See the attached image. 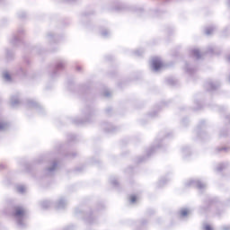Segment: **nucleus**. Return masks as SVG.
Wrapping results in <instances>:
<instances>
[{
    "instance_id": "obj_1",
    "label": "nucleus",
    "mask_w": 230,
    "mask_h": 230,
    "mask_svg": "<svg viewBox=\"0 0 230 230\" xmlns=\"http://www.w3.org/2000/svg\"><path fill=\"white\" fill-rule=\"evenodd\" d=\"M13 215L14 217H24V209L21 207H16L14 208Z\"/></svg>"
},
{
    "instance_id": "obj_2",
    "label": "nucleus",
    "mask_w": 230,
    "mask_h": 230,
    "mask_svg": "<svg viewBox=\"0 0 230 230\" xmlns=\"http://www.w3.org/2000/svg\"><path fill=\"white\" fill-rule=\"evenodd\" d=\"M153 67H154L155 71H159V69H161V67H163V63L159 59H154L153 60Z\"/></svg>"
},
{
    "instance_id": "obj_3",
    "label": "nucleus",
    "mask_w": 230,
    "mask_h": 230,
    "mask_svg": "<svg viewBox=\"0 0 230 230\" xmlns=\"http://www.w3.org/2000/svg\"><path fill=\"white\" fill-rule=\"evenodd\" d=\"M130 202L134 203L137 200V196L132 195L129 198Z\"/></svg>"
},
{
    "instance_id": "obj_4",
    "label": "nucleus",
    "mask_w": 230,
    "mask_h": 230,
    "mask_svg": "<svg viewBox=\"0 0 230 230\" xmlns=\"http://www.w3.org/2000/svg\"><path fill=\"white\" fill-rule=\"evenodd\" d=\"M181 217H186V215H188L187 210H182V211L181 212Z\"/></svg>"
},
{
    "instance_id": "obj_5",
    "label": "nucleus",
    "mask_w": 230,
    "mask_h": 230,
    "mask_svg": "<svg viewBox=\"0 0 230 230\" xmlns=\"http://www.w3.org/2000/svg\"><path fill=\"white\" fill-rule=\"evenodd\" d=\"M205 230H213V227H211V226H205Z\"/></svg>"
},
{
    "instance_id": "obj_6",
    "label": "nucleus",
    "mask_w": 230,
    "mask_h": 230,
    "mask_svg": "<svg viewBox=\"0 0 230 230\" xmlns=\"http://www.w3.org/2000/svg\"><path fill=\"white\" fill-rule=\"evenodd\" d=\"M5 78H10V75H5Z\"/></svg>"
}]
</instances>
